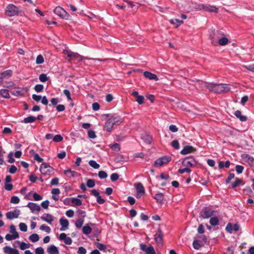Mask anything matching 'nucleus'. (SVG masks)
I'll return each mask as SVG.
<instances>
[{
	"label": "nucleus",
	"instance_id": "1",
	"mask_svg": "<svg viewBox=\"0 0 254 254\" xmlns=\"http://www.w3.org/2000/svg\"><path fill=\"white\" fill-rule=\"evenodd\" d=\"M198 82H201V84H202V87H205L210 91L216 93L220 94L223 92H227L230 90V88L226 84L207 83L202 81H198Z\"/></svg>",
	"mask_w": 254,
	"mask_h": 254
},
{
	"label": "nucleus",
	"instance_id": "2",
	"mask_svg": "<svg viewBox=\"0 0 254 254\" xmlns=\"http://www.w3.org/2000/svg\"><path fill=\"white\" fill-rule=\"evenodd\" d=\"M64 54L65 55H66L69 58H75L77 59V60L78 61H82L86 60H92V61L99 60L98 59H89V58H87L86 57H83L80 56L79 55H78L77 53H73L70 51H67V50L64 51Z\"/></svg>",
	"mask_w": 254,
	"mask_h": 254
},
{
	"label": "nucleus",
	"instance_id": "3",
	"mask_svg": "<svg viewBox=\"0 0 254 254\" xmlns=\"http://www.w3.org/2000/svg\"><path fill=\"white\" fill-rule=\"evenodd\" d=\"M182 164L185 167H192L197 164V162L192 156L185 158L182 161Z\"/></svg>",
	"mask_w": 254,
	"mask_h": 254
},
{
	"label": "nucleus",
	"instance_id": "4",
	"mask_svg": "<svg viewBox=\"0 0 254 254\" xmlns=\"http://www.w3.org/2000/svg\"><path fill=\"white\" fill-rule=\"evenodd\" d=\"M54 12L56 15L63 19H67L69 17L68 13H67L62 7L60 6L56 7L54 9Z\"/></svg>",
	"mask_w": 254,
	"mask_h": 254
},
{
	"label": "nucleus",
	"instance_id": "5",
	"mask_svg": "<svg viewBox=\"0 0 254 254\" xmlns=\"http://www.w3.org/2000/svg\"><path fill=\"white\" fill-rule=\"evenodd\" d=\"M214 35L218 39V43L220 46H225L228 43V39L226 37L220 38L221 36L223 35V34L219 31H216L214 32Z\"/></svg>",
	"mask_w": 254,
	"mask_h": 254
},
{
	"label": "nucleus",
	"instance_id": "6",
	"mask_svg": "<svg viewBox=\"0 0 254 254\" xmlns=\"http://www.w3.org/2000/svg\"><path fill=\"white\" fill-rule=\"evenodd\" d=\"M171 160V157L169 156H165L156 160L154 164L156 166L160 167L164 164L169 163Z\"/></svg>",
	"mask_w": 254,
	"mask_h": 254
},
{
	"label": "nucleus",
	"instance_id": "7",
	"mask_svg": "<svg viewBox=\"0 0 254 254\" xmlns=\"http://www.w3.org/2000/svg\"><path fill=\"white\" fill-rule=\"evenodd\" d=\"M213 214V211L211 210L208 207H204L201 209L200 212V216L203 218H208L210 217Z\"/></svg>",
	"mask_w": 254,
	"mask_h": 254
},
{
	"label": "nucleus",
	"instance_id": "8",
	"mask_svg": "<svg viewBox=\"0 0 254 254\" xmlns=\"http://www.w3.org/2000/svg\"><path fill=\"white\" fill-rule=\"evenodd\" d=\"M240 229V225L238 223L233 224L231 223H228L226 227L225 230L230 234L233 232H238Z\"/></svg>",
	"mask_w": 254,
	"mask_h": 254
},
{
	"label": "nucleus",
	"instance_id": "9",
	"mask_svg": "<svg viewBox=\"0 0 254 254\" xmlns=\"http://www.w3.org/2000/svg\"><path fill=\"white\" fill-rule=\"evenodd\" d=\"M198 6H199V9H202L206 11H208L210 12H215V13L218 12V8L216 7L215 6L210 5H208V4H206V5L201 4V5H199Z\"/></svg>",
	"mask_w": 254,
	"mask_h": 254
},
{
	"label": "nucleus",
	"instance_id": "10",
	"mask_svg": "<svg viewBox=\"0 0 254 254\" xmlns=\"http://www.w3.org/2000/svg\"><path fill=\"white\" fill-rule=\"evenodd\" d=\"M54 169L46 163H43L40 168V171L43 174H48L52 172Z\"/></svg>",
	"mask_w": 254,
	"mask_h": 254
},
{
	"label": "nucleus",
	"instance_id": "11",
	"mask_svg": "<svg viewBox=\"0 0 254 254\" xmlns=\"http://www.w3.org/2000/svg\"><path fill=\"white\" fill-rule=\"evenodd\" d=\"M5 13L9 17L14 16L16 15V6L12 4H9L5 9Z\"/></svg>",
	"mask_w": 254,
	"mask_h": 254
},
{
	"label": "nucleus",
	"instance_id": "12",
	"mask_svg": "<svg viewBox=\"0 0 254 254\" xmlns=\"http://www.w3.org/2000/svg\"><path fill=\"white\" fill-rule=\"evenodd\" d=\"M163 233L160 228L158 229L157 232L154 235V239L158 245H162L163 243Z\"/></svg>",
	"mask_w": 254,
	"mask_h": 254
},
{
	"label": "nucleus",
	"instance_id": "13",
	"mask_svg": "<svg viewBox=\"0 0 254 254\" xmlns=\"http://www.w3.org/2000/svg\"><path fill=\"white\" fill-rule=\"evenodd\" d=\"M109 119L112 120L114 125H119L123 122V119L120 116L114 114L110 116Z\"/></svg>",
	"mask_w": 254,
	"mask_h": 254
},
{
	"label": "nucleus",
	"instance_id": "14",
	"mask_svg": "<svg viewBox=\"0 0 254 254\" xmlns=\"http://www.w3.org/2000/svg\"><path fill=\"white\" fill-rule=\"evenodd\" d=\"M196 149L190 145H186L184 146L183 149L181 151V154L182 155H186L194 152Z\"/></svg>",
	"mask_w": 254,
	"mask_h": 254
},
{
	"label": "nucleus",
	"instance_id": "15",
	"mask_svg": "<svg viewBox=\"0 0 254 254\" xmlns=\"http://www.w3.org/2000/svg\"><path fill=\"white\" fill-rule=\"evenodd\" d=\"M41 218L44 221L51 224L52 222L54 220V217L53 215L49 213H44L41 217Z\"/></svg>",
	"mask_w": 254,
	"mask_h": 254
},
{
	"label": "nucleus",
	"instance_id": "16",
	"mask_svg": "<svg viewBox=\"0 0 254 254\" xmlns=\"http://www.w3.org/2000/svg\"><path fill=\"white\" fill-rule=\"evenodd\" d=\"M59 239L60 240L64 241L65 244L70 245L72 243V240L70 237H66V235L65 233H61L60 235Z\"/></svg>",
	"mask_w": 254,
	"mask_h": 254
},
{
	"label": "nucleus",
	"instance_id": "17",
	"mask_svg": "<svg viewBox=\"0 0 254 254\" xmlns=\"http://www.w3.org/2000/svg\"><path fill=\"white\" fill-rule=\"evenodd\" d=\"M27 206L33 212L35 211L39 212L41 210L40 206L36 203L33 202H29Z\"/></svg>",
	"mask_w": 254,
	"mask_h": 254
},
{
	"label": "nucleus",
	"instance_id": "18",
	"mask_svg": "<svg viewBox=\"0 0 254 254\" xmlns=\"http://www.w3.org/2000/svg\"><path fill=\"white\" fill-rule=\"evenodd\" d=\"M60 223L62 226V227L60 228V231H64L68 228L69 222L67 219L63 218H61L60 219Z\"/></svg>",
	"mask_w": 254,
	"mask_h": 254
},
{
	"label": "nucleus",
	"instance_id": "19",
	"mask_svg": "<svg viewBox=\"0 0 254 254\" xmlns=\"http://www.w3.org/2000/svg\"><path fill=\"white\" fill-rule=\"evenodd\" d=\"M143 75L145 77L150 80H155V81H157L158 80V78L156 74L149 71H144Z\"/></svg>",
	"mask_w": 254,
	"mask_h": 254
},
{
	"label": "nucleus",
	"instance_id": "20",
	"mask_svg": "<svg viewBox=\"0 0 254 254\" xmlns=\"http://www.w3.org/2000/svg\"><path fill=\"white\" fill-rule=\"evenodd\" d=\"M114 124L112 122V120H110L109 118L105 123L104 126V129L108 132H111L113 129Z\"/></svg>",
	"mask_w": 254,
	"mask_h": 254
},
{
	"label": "nucleus",
	"instance_id": "21",
	"mask_svg": "<svg viewBox=\"0 0 254 254\" xmlns=\"http://www.w3.org/2000/svg\"><path fill=\"white\" fill-rule=\"evenodd\" d=\"M47 251L49 254H59L57 247L53 245L49 246L47 248Z\"/></svg>",
	"mask_w": 254,
	"mask_h": 254
},
{
	"label": "nucleus",
	"instance_id": "22",
	"mask_svg": "<svg viewBox=\"0 0 254 254\" xmlns=\"http://www.w3.org/2000/svg\"><path fill=\"white\" fill-rule=\"evenodd\" d=\"M135 187L136 190V192L141 193L143 194L145 193V189L142 184L140 183H138L135 185Z\"/></svg>",
	"mask_w": 254,
	"mask_h": 254
},
{
	"label": "nucleus",
	"instance_id": "23",
	"mask_svg": "<svg viewBox=\"0 0 254 254\" xmlns=\"http://www.w3.org/2000/svg\"><path fill=\"white\" fill-rule=\"evenodd\" d=\"M235 116L238 118L241 122H245L247 120V117L242 115L241 112L237 110L235 112Z\"/></svg>",
	"mask_w": 254,
	"mask_h": 254
},
{
	"label": "nucleus",
	"instance_id": "24",
	"mask_svg": "<svg viewBox=\"0 0 254 254\" xmlns=\"http://www.w3.org/2000/svg\"><path fill=\"white\" fill-rule=\"evenodd\" d=\"M141 139L145 142L146 144H150L152 141L151 136L146 133L142 134L141 135Z\"/></svg>",
	"mask_w": 254,
	"mask_h": 254
},
{
	"label": "nucleus",
	"instance_id": "25",
	"mask_svg": "<svg viewBox=\"0 0 254 254\" xmlns=\"http://www.w3.org/2000/svg\"><path fill=\"white\" fill-rule=\"evenodd\" d=\"M3 252L7 254H16V249L9 246H5L3 249Z\"/></svg>",
	"mask_w": 254,
	"mask_h": 254
},
{
	"label": "nucleus",
	"instance_id": "26",
	"mask_svg": "<svg viewBox=\"0 0 254 254\" xmlns=\"http://www.w3.org/2000/svg\"><path fill=\"white\" fill-rule=\"evenodd\" d=\"M12 74L11 70H6L0 73V75L3 78H8Z\"/></svg>",
	"mask_w": 254,
	"mask_h": 254
},
{
	"label": "nucleus",
	"instance_id": "27",
	"mask_svg": "<svg viewBox=\"0 0 254 254\" xmlns=\"http://www.w3.org/2000/svg\"><path fill=\"white\" fill-rule=\"evenodd\" d=\"M64 174L69 178L73 177L75 176V174H77V173L74 171L71 170L70 169H67L66 170L64 171Z\"/></svg>",
	"mask_w": 254,
	"mask_h": 254
},
{
	"label": "nucleus",
	"instance_id": "28",
	"mask_svg": "<svg viewBox=\"0 0 254 254\" xmlns=\"http://www.w3.org/2000/svg\"><path fill=\"white\" fill-rule=\"evenodd\" d=\"M17 20H18L20 22L24 21L26 19V17L25 16H23V14H24V13L20 11H19L18 10V9L17 8Z\"/></svg>",
	"mask_w": 254,
	"mask_h": 254
},
{
	"label": "nucleus",
	"instance_id": "29",
	"mask_svg": "<svg viewBox=\"0 0 254 254\" xmlns=\"http://www.w3.org/2000/svg\"><path fill=\"white\" fill-rule=\"evenodd\" d=\"M170 22L172 24L175 25L176 27H178L183 23V21L178 19H172L170 20Z\"/></svg>",
	"mask_w": 254,
	"mask_h": 254
},
{
	"label": "nucleus",
	"instance_id": "30",
	"mask_svg": "<svg viewBox=\"0 0 254 254\" xmlns=\"http://www.w3.org/2000/svg\"><path fill=\"white\" fill-rule=\"evenodd\" d=\"M36 120V118L35 117L33 116H29L27 118H25L23 120V122L24 123H32L34 122Z\"/></svg>",
	"mask_w": 254,
	"mask_h": 254
},
{
	"label": "nucleus",
	"instance_id": "31",
	"mask_svg": "<svg viewBox=\"0 0 254 254\" xmlns=\"http://www.w3.org/2000/svg\"><path fill=\"white\" fill-rule=\"evenodd\" d=\"M209 223L213 226H217L219 224V220L217 217H212L210 219Z\"/></svg>",
	"mask_w": 254,
	"mask_h": 254
},
{
	"label": "nucleus",
	"instance_id": "32",
	"mask_svg": "<svg viewBox=\"0 0 254 254\" xmlns=\"http://www.w3.org/2000/svg\"><path fill=\"white\" fill-rule=\"evenodd\" d=\"M6 217L7 219L11 220L16 218V210L6 213Z\"/></svg>",
	"mask_w": 254,
	"mask_h": 254
},
{
	"label": "nucleus",
	"instance_id": "33",
	"mask_svg": "<svg viewBox=\"0 0 254 254\" xmlns=\"http://www.w3.org/2000/svg\"><path fill=\"white\" fill-rule=\"evenodd\" d=\"M92 231L91 228L88 225H86L82 227L83 233L85 235H88L91 233Z\"/></svg>",
	"mask_w": 254,
	"mask_h": 254
},
{
	"label": "nucleus",
	"instance_id": "34",
	"mask_svg": "<svg viewBox=\"0 0 254 254\" xmlns=\"http://www.w3.org/2000/svg\"><path fill=\"white\" fill-rule=\"evenodd\" d=\"M0 95L1 97L5 98H9L8 90L5 89H2L0 90Z\"/></svg>",
	"mask_w": 254,
	"mask_h": 254
},
{
	"label": "nucleus",
	"instance_id": "35",
	"mask_svg": "<svg viewBox=\"0 0 254 254\" xmlns=\"http://www.w3.org/2000/svg\"><path fill=\"white\" fill-rule=\"evenodd\" d=\"M71 201L72 203L74 204L75 206H79L82 204L81 200L78 198L72 197Z\"/></svg>",
	"mask_w": 254,
	"mask_h": 254
},
{
	"label": "nucleus",
	"instance_id": "36",
	"mask_svg": "<svg viewBox=\"0 0 254 254\" xmlns=\"http://www.w3.org/2000/svg\"><path fill=\"white\" fill-rule=\"evenodd\" d=\"M29 239L31 242H32L33 243H35L39 241V237L38 235L37 234H33L29 236Z\"/></svg>",
	"mask_w": 254,
	"mask_h": 254
},
{
	"label": "nucleus",
	"instance_id": "37",
	"mask_svg": "<svg viewBox=\"0 0 254 254\" xmlns=\"http://www.w3.org/2000/svg\"><path fill=\"white\" fill-rule=\"evenodd\" d=\"M154 198L155 199H156L157 202L161 203V202H162V201L163 200L164 195L162 193H158L155 194V195Z\"/></svg>",
	"mask_w": 254,
	"mask_h": 254
},
{
	"label": "nucleus",
	"instance_id": "38",
	"mask_svg": "<svg viewBox=\"0 0 254 254\" xmlns=\"http://www.w3.org/2000/svg\"><path fill=\"white\" fill-rule=\"evenodd\" d=\"M242 182V180L239 178H236L235 181L232 184L231 187L233 189H235L236 187L239 186Z\"/></svg>",
	"mask_w": 254,
	"mask_h": 254
},
{
	"label": "nucleus",
	"instance_id": "39",
	"mask_svg": "<svg viewBox=\"0 0 254 254\" xmlns=\"http://www.w3.org/2000/svg\"><path fill=\"white\" fill-rule=\"evenodd\" d=\"M95 245L96 246V247L100 251H103L104 252H105L106 250H107V247L106 245L103 244H101V243H98V242H96L95 243Z\"/></svg>",
	"mask_w": 254,
	"mask_h": 254
},
{
	"label": "nucleus",
	"instance_id": "40",
	"mask_svg": "<svg viewBox=\"0 0 254 254\" xmlns=\"http://www.w3.org/2000/svg\"><path fill=\"white\" fill-rule=\"evenodd\" d=\"M83 223H84V219L79 218L76 221L75 225L76 228H80L82 226Z\"/></svg>",
	"mask_w": 254,
	"mask_h": 254
},
{
	"label": "nucleus",
	"instance_id": "41",
	"mask_svg": "<svg viewBox=\"0 0 254 254\" xmlns=\"http://www.w3.org/2000/svg\"><path fill=\"white\" fill-rule=\"evenodd\" d=\"M30 244H26L24 242H21L20 243V245H19V248L21 250H24L27 249H28L30 248Z\"/></svg>",
	"mask_w": 254,
	"mask_h": 254
},
{
	"label": "nucleus",
	"instance_id": "42",
	"mask_svg": "<svg viewBox=\"0 0 254 254\" xmlns=\"http://www.w3.org/2000/svg\"><path fill=\"white\" fill-rule=\"evenodd\" d=\"M89 165L94 169H98L100 167L99 164L97 163L94 160H90L89 161Z\"/></svg>",
	"mask_w": 254,
	"mask_h": 254
},
{
	"label": "nucleus",
	"instance_id": "43",
	"mask_svg": "<svg viewBox=\"0 0 254 254\" xmlns=\"http://www.w3.org/2000/svg\"><path fill=\"white\" fill-rule=\"evenodd\" d=\"M145 252L146 254H155V251L153 246L147 247Z\"/></svg>",
	"mask_w": 254,
	"mask_h": 254
},
{
	"label": "nucleus",
	"instance_id": "44",
	"mask_svg": "<svg viewBox=\"0 0 254 254\" xmlns=\"http://www.w3.org/2000/svg\"><path fill=\"white\" fill-rule=\"evenodd\" d=\"M40 229L42 231H45L47 233H50L51 232V228L50 227L45 224L42 225L40 227Z\"/></svg>",
	"mask_w": 254,
	"mask_h": 254
},
{
	"label": "nucleus",
	"instance_id": "45",
	"mask_svg": "<svg viewBox=\"0 0 254 254\" xmlns=\"http://www.w3.org/2000/svg\"><path fill=\"white\" fill-rule=\"evenodd\" d=\"M87 186L88 188H92L95 185V183L94 180L88 179L86 183Z\"/></svg>",
	"mask_w": 254,
	"mask_h": 254
},
{
	"label": "nucleus",
	"instance_id": "46",
	"mask_svg": "<svg viewBox=\"0 0 254 254\" xmlns=\"http://www.w3.org/2000/svg\"><path fill=\"white\" fill-rule=\"evenodd\" d=\"M63 139V136L60 134H57L53 137V140L55 142H59Z\"/></svg>",
	"mask_w": 254,
	"mask_h": 254
},
{
	"label": "nucleus",
	"instance_id": "47",
	"mask_svg": "<svg viewBox=\"0 0 254 254\" xmlns=\"http://www.w3.org/2000/svg\"><path fill=\"white\" fill-rule=\"evenodd\" d=\"M44 62V58L41 55H39L36 58V63L39 64H43Z\"/></svg>",
	"mask_w": 254,
	"mask_h": 254
},
{
	"label": "nucleus",
	"instance_id": "48",
	"mask_svg": "<svg viewBox=\"0 0 254 254\" xmlns=\"http://www.w3.org/2000/svg\"><path fill=\"white\" fill-rule=\"evenodd\" d=\"M39 80L42 82L47 81L48 80V77L45 73H42L39 76Z\"/></svg>",
	"mask_w": 254,
	"mask_h": 254
},
{
	"label": "nucleus",
	"instance_id": "49",
	"mask_svg": "<svg viewBox=\"0 0 254 254\" xmlns=\"http://www.w3.org/2000/svg\"><path fill=\"white\" fill-rule=\"evenodd\" d=\"M172 146L176 149H179L180 148V144L177 140H174L171 142Z\"/></svg>",
	"mask_w": 254,
	"mask_h": 254
},
{
	"label": "nucleus",
	"instance_id": "50",
	"mask_svg": "<svg viewBox=\"0 0 254 254\" xmlns=\"http://www.w3.org/2000/svg\"><path fill=\"white\" fill-rule=\"evenodd\" d=\"M34 89L37 92H41L44 89V86L42 84H37L34 87Z\"/></svg>",
	"mask_w": 254,
	"mask_h": 254
},
{
	"label": "nucleus",
	"instance_id": "51",
	"mask_svg": "<svg viewBox=\"0 0 254 254\" xmlns=\"http://www.w3.org/2000/svg\"><path fill=\"white\" fill-rule=\"evenodd\" d=\"M191 171V169L188 168V167H186L184 169H179L178 170V172L181 174H183L185 172L190 173Z\"/></svg>",
	"mask_w": 254,
	"mask_h": 254
},
{
	"label": "nucleus",
	"instance_id": "52",
	"mask_svg": "<svg viewBox=\"0 0 254 254\" xmlns=\"http://www.w3.org/2000/svg\"><path fill=\"white\" fill-rule=\"evenodd\" d=\"M19 229L22 232H26L27 230V226L25 223H20L19 224Z\"/></svg>",
	"mask_w": 254,
	"mask_h": 254
},
{
	"label": "nucleus",
	"instance_id": "53",
	"mask_svg": "<svg viewBox=\"0 0 254 254\" xmlns=\"http://www.w3.org/2000/svg\"><path fill=\"white\" fill-rule=\"evenodd\" d=\"M98 176L100 179H102L106 178L108 175L106 172L104 171H100L98 173Z\"/></svg>",
	"mask_w": 254,
	"mask_h": 254
},
{
	"label": "nucleus",
	"instance_id": "54",
	"mask_svg": "<svg viewBox=\"0 0 254 254\" xmlns=\"http://www.w3.org/2000/svg\"><path fill=\"white\" fill-rule=\"evenodd\" d=\"M192 246L193 248L195 250H199L201 247V246L199 244L198 241L197 240H194L193 241Z\"/></svg>",
	"mask_w": 254,
	"mask_h": 254
},
{
	"label": "nucleus",
	"instance_id": "55",
	"mask_svg": "<svg viewBox=\"0 0 254 254\" xmlns=\"http://www.w3.org/2000/svg\"><path fill=\"white\" fill-rule=\"evenodd\" d=\"M88 136L89 138L91 139H94L96 137L95 131L91 129L88 131Z\"/></svg>",
	"mask_w": 254,
	"mask_h": 254
},
{
	"label": "nucleus",
	"instance_id": "56",
	"mask_svg": "<svg viewBox=\"0 0 254 254\" xmlns=\"http://www.w3.org/2000/svg\"><path fill=\"white\" fill-rule=\"evenodd\" d=\"M5 238L7 241H11L12 240H14V239H16V234H12L11 235L9 234H6L5 237Z\"/></svg>",
	"mask_w": 254,
	"mask_h": 254
},
{
	"label": "nucleus",
	"instance_id": "57",
	"mask_svg": "<svg viewBox=\"0 0 254 254\" xmlns=\"http://www.w3.org/2000/svg\"><path fill=\"white\" fill-rule=\"evenodd\" d=\"M119 175L118 174L115 173L111 175V180L112 182L116 181L118 180Z\"/></svg>",
	"mask_w": 254,
	"mask_h": 254
},
{
	"label": "nucleus",
	"instance_id": "58",
	"mask_svg": "<svg viewBox=\"0 0 254 254\" xmlns=\"http://www.w3.org/2000/svg\"><path fill=\"white\" fill-rule=\"evenodd\" d=\"M244 168L243 166L237 165L236 166V171L238 174H241L243 172Z\"/></svg>",
	"mask_w": 254,
	"mask_h": 254
},
{
	"label": "nucleus",
	"instance_id": "59",
	"mask_svg": "<svg viewBox=\"0 0 254 254\" xmlns=\"http://www.w3.org/2000/svg\"><path fill=\"white\" fill-rule=\"evenodd\" d=\"M33 199L35 201H39L42 199V196L36 192H34L33 194Z\"/></svg>",
	"mask_w": 254,
	"mask_h": 254
},
{
	"label": "nucleus",
	"instance_id": "60",
	"mask_svg": "<svg viewBox=\"0 0 254 254\" xmlns=\"http://www.w3.org/2000/svg\"><path fill=\"white\" fill-rule=\"evenodd\" d=\"M64 94L65 95V96L67 97V99L68 100H71V98L70 96V91L67 89H64L63 91Z\"/></svg>",
	"mask_w": 254,
	"mask_h": 254
},
{
	"label": "nucleus",
	"instance_id": "61",
	"mask_svg": "<svg viewBox=\"0 0 254 254\" xmlns=\"http://www.w3.org/2000/svg\"><path fill=\"white\" fill-rule=\"evenodd\" d=\"M13 153L10 152L8 155V162L10 163H12L14 162V159L13 157Z\"/></svg>",
	"mask_w": 254,
	"mask_h": 254
},
{
	"label": "nucleus",
	"instance_id": "62",
	"mask_svg": "<svg viewBox=\"0 0 254 254\" xmlns=\"http://www.w3.org/2000/svg\"><path fill=\"white\" fill-rule=\"evenodd\" d=\"M86 249L83 247H80L78 248L77 253L79 254H86Z\"/></svg>",
	"mask_w": 254,
	"mask_h": 254
},
{
	"label": "nucleus",
	"instance_id": "63",
	"mask_svg": "<svg viewBox=\"0 0 254 254\" xmlns=\"http://www.w3.org/2000/svg\"><path fill=\"white\" fill-rule=\"evenodd\" d=\"M36 254H44V250L42 247H38L35 249Z\"/></svg>",
	"mask_w": 254,
	"mask_h": 254
},
{
	"label": "nucleus",
	"instance_id": "64",
	"mask_svg": "<svg viewBox=\"0 0 254 254\" xmlns=\"http://www.w3.org/2000/svg\"><path fill=\"white\" fill-rule=\"evenodd\" d=\"M244 67L247 69L254 72V64L248 65H244Z\"/></svg>",
	"mask_w": 254,
	"mask_h": 254
}]
</instances>
